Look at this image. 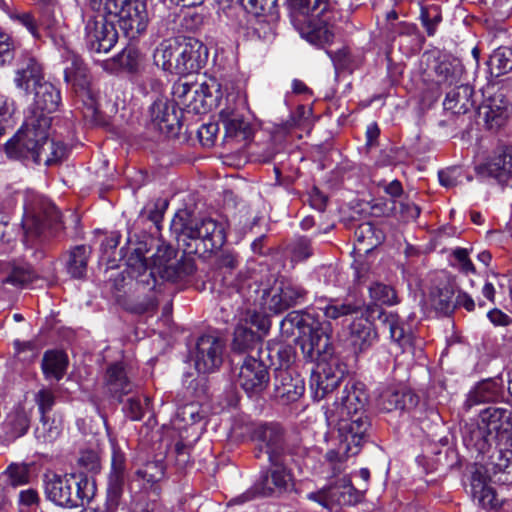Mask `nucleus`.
<instances>
[{
  "instance_id": "ea45409f",
  "label": "nucleus",
  "mask_w": 512,
  "mask_h": 512,
  "mask_svg": "<svg viewBox=\"0 0 512 512\" xmlns=\"http://www.w3.org/2000/svg\"><path fill=\"white\" fill-rule=\"evenodd\" d=\"M261 345V336L251 328L239 324L233 334L232 349L239 353H247L258 349Z\"/></svg>"
},
{
  "instance_id": "4c0bfd02",
  "label": "nucleus",
  "mask_w": 512,
  "mask_h": 512,
  "mask_svg": "<svg viewBox=\"0 0 512 512\" xmlns=\"http://www.w3.org/2000/svg\"><path fill=\"white\" fill-rule=\"evenodd\" d=\"M314 321L310 314L292 311L288 313L280 323L281 335L290 338L295 334V329H297L299 331V338L301 339L307 334Z\"/></svg>"
},
{
  "instance_id": "0e129e2a",
  "label": "nucleus",
  "mask_w": 512,
  "mask_h": 512,
  "mask_svg": "<svg viewBox=\"0 0 512 512\" xmlns=\"http://www.w3.org/2000/svg\"><path fill=\"white\" fill-rule=\"evenodd\" d=\"M34 400L41 416H49V413L55 405L56 397L52 390L42 388L35 394Z\"/></svg>"
},
{
  "instance_id": "864d4df0",
  "label": "nucleus",
  "mask_w": 512,
  "mask_h": 512,
  "mask_svg": "<svg viewBox=\"0 0 512 512\" xmlns=\"http://www.w3.org/2000/svg\"><path fill=\"white\" fill-rule=\"evenodd\" d=\"M126 477L108 475L107 497L105 504L110 510H117L122 498Z\"/></svg>"
},
{
  "instance_id": "f257e3e1",
  "label": "nucleus",
  "mask_w": 512,
  "mask_h": 512,
  "mask_svg": "<svg viewBox=\"0 0 512 512\" xmlns=\"http://www.w3.org/2000/svg\"><path fill=\"white\" fill-rule=\"evenodd\" d=\"M124 256L126 272L136 281L137 298L127 309L136 314H144L157 309V276L166 282H182L190 277L196 269L195 261L182 256L177 259V250L169 244H161L148 264L145 254L148 251L144 241H128Z\"/></svg>"
},
{
  "instance_id": "f03ea898",
  "label": "nucleus",
  "mask_w": 512,
  "mask_h": 512,
  "mask_svg": "<svg viewBox=\"0 0 512 512\" xmlns=\"http://www.w3.org/2000/svg\"><path fill=\"white\" fill-rule=\"evenodd\" d=\"M251 439L255 444V457L267 456L270 468L255 484V490L263 496L282 495L294 489L290 466L304 456L305 449L290 439L284 428L276 422L257 425Z\"/></svg>"
},
{
  "instance_id": "cd10ccee",
  "label": "nucleus",
  "mask_w": 512,
  "mask_h": 512,
  "mask_svg": "<svg viewBox=\"0 0 512 512\" xmlns=\"http://www.w3.org/2000/svg\"><path fill=\"white\" fill-rule=\"evenodd\" d=\"M34 108L31 113L49 114L55 112L61 102L60 91L50 82L43 81L33 88Z\"/></svg>"
},
{
  "instance_id": "13d9d810",
  "label": "nucleus",
  "mask_w": 512,
  "mask_h": 512,
  "mask_svg": "<svg viewBox=\"0 0 512 512\" xmlns=\"http://www.w3.org/2000/svg\"><path fill=\"white\" fill-rule=\"evenodd\" d=\"M488 432L487 428H482L481 426H475L469 431V435L465 436L464 440L467 446L473 447L479 453H485L490 448V443L488 441Z\"/></svg>"
},
{
  "instance_id": "7ed1b4c3",
  "label": "nucleus",
  "mask_w": 512,
  "mask_h": 512,
  "mask_svg": "<svg viewBox=\"0 0 512 512\" xmlns=\"http://www.w3.org/2000/svg\"><path fill=\"white\" fill-rule=\"evenodd\" d=\"M51 120L50 116L37 112L28 115L22 127L6 143L7 155L38 165L51 166L60 163L67 155V147L61 141L49 137Z\"/></svg>"
},
{
  "instance_id": "f8f14e48",
  "label": "nucleus",
  "mask_w": 512,
  "mask_h": 512,
  "mask_svg": "<svg viewBox=\"0 0 512 512\" xmlns=\"http://www.w3.org/2000/svg\"><path fill=\"white\" fill-rule=\"evenodd\" d=\"M299 344L304 358L316 363V366L321 363L339 360L334 355L329 334L317 321H314L307 334L299 340Z\"/></svg>"
},
{
  "instance_id": "6ab92c4d",
  "label": "nucleus",
  "mask_w": 512,
  "mask_h": 512,
  "mask_svg": "<svg viewBox=\"0 0 512 512\" xmlns=\"http://www.w3.org/2000/svg\"><path fill=\"white\" fill-rule=\"evenodd\" d=\"M44 81V68L37 57L28 51H22L17 59L14 83L26 94L31 88Z\"/></svg>"
},
{
  "instance_id": "c85d7f7f",
  "label": "nucleus",
  "mask_w": 512,
  "mask_h": 512,
  "mask_svg": "<svg viewBox=\"0 0 512 512\" xmlns=\"http://www.w3.org/2000/svg\"><path fill=\"white\" fill-rule=\"evenodd\" d=\"M473 88L467 84L456 85L446 93L444 109L453 114H465L474 108Z\"/></svg>"
},
{
  "instance_id": "9b49d317",
  "label": "nucleus",
  "mask_w": 512,
  "mask_h": 512,
  "mask_svg": "<svg viewBox=\"0 0 512 512\" xmlns=\"http://www.w3.org/2000/svg\"><path fill=\"white\" fill-rule=\"evenodd\" d=\"M174 104L180 111L189 113H205L212 105L213 94L207 83L188 82L180 79L172 88Z\"/></svg>"
},
{
  "instance_id": "37998d69",
  "label": "nucleus",
  "mask_w": 512,
  "mask_h": 512,
  "mask_svg": "<svg viewBox=\"0 0 512 512\" xmlns=\"http://www.w3.org/2000/svg\"><path fill=\"white\" fill-rule=\"evenodd\" d=\"M363 302L361 300H351L346 298L344 301L337 299H331L328 304L322 308V311L326 318L337 320L341 317L353 315L359 313L363 308Z\"/></svg>"
},
{
  "instance_id": "4d7b16f0",
  "label": "nucleus",
  "mask_w": 512,
  "mask_h": 512,
  "mask_svg": "<svg viewBox=\"0 0 512 512\" xmlns=\"http://www.w3.org/2000/svg\"><path fill=\"white\" fill-rule=\"evenodd\" d=\"M247 12L255 16H271L277 14V0H239Z\"/></svg>"
},
{
  "instance_id": "a211bd4d",
  "label": "nucleus",
  "mask_w": 512,
  "mask_h": 512,
  "mask_svg": "<svg viewBox=\"0 0 512 512\" xmlns=\"http://www.w3.org/2000/svg\"><path fill=\"white\" fill-rule=\"evenodd\" d=\"M270 380L267 366L262 360L247 356L240 368L237 382L249 395H259L268 386Z\"/></svg>"
},
{
  "instance_id": "69168bd1",
  "label": "nucleus",
  "mask_w": 512,
  "mask_h": 512,
  "mask_svg": "<svg viewBox=\"0 0 512 512\" xmlns=\"http://www.w3.org/2000/svg\"><path fill=\"white\" fill-rule=\"evenodd\" d=\"M290 252L293 261H304L308 259L313 254L310 240L305 237L296 239L290 245Z\"/></svg>"
},
{
  "instance_id": "a19ab883",
  "label": "nucleus",
  "mask_w": 512,
  "mask_h": 512,
  "mask_svg": "<svg viewBox=\"0 0 512 512\" xmlns=\"http://www.w3.org/2000/svg\"><path fill=\"white\" fill-rule=\"evenodd\" d=\"M491 470L503 484L512 483V450L500 449L490 456Z\"/></svg>"
},
{
  "instance_id": "774afa93",
  "label": "nucleus",
  "mask_w": 512,
  "mask_h": 512,
  "mask_svg": "<svg viewBox=\"0 0 512 512\" xmlns=\"http://www.w3.org/2000/svg\"><path fill=\"white\" fill-rule=\"evenodd\" d=\"M19 511L28 510L34 511L38 509L40 503V497L36 489L27 488L21 490L18 496Z\"/></svg>"
},
{
  "instance_id": "7c9ffc66",
  "label": "nucleus",
  "mask_w": 512,
  "mask_h": 512,
  "mask_svg": "<svg viewBox=\"0 0 512 512\" xmlns=\"http://www.w3.org/2000/svg\"><path fill=\"white\" fill-rule=\"evenodd\" d=\"M92 248L88 245H77L65 254V270L73 279H84L87 274L88 261Z\"/></svg>"
},
{
  "instance_id": "1a4fd4ad",
  "label": "nucleus",
  "mask_w": 512,
  "mask_h": 512,
  "mask_svg": "<svg viewBox=\"0 0 512 512\" xmlns=\"http://www.w3.org/2000/svg\"><path fill=\"white\" fill-rule=\"evenodd\" d=\"M88 485L89 480L86 477L78 478L74 474L61 476L47 473L44 475L46 498L61 507L73 508L83 505V501L90 498Z\"/></svg>"
},
{
  "instance_id": "bb28decb",
  "label": "nucleus",
  "mask_w": 512,
  "mask_h": 512,
  "mask_svg": "<svg viewBox=\"0 0 512 512\" xmlns=\"http://www.w3.org/2000/svg\"><path fill=\"white\" fill-rule=\"evenodd\" d=\"M105 385L110 394L119 400L133 392L136 387L122 362H116L107 367Z\"/></svg>"
},
{
  "instance_id": "338daca9",
  "label": "nucleus",
  "mask_w": 512,
  "mask_h": 512,
  "mask_svg": "<svg viewBox=\"0 0 512 512\" xmlns=\"http://www.w3.org/2000/svg\"><path fill=\"white\" fill-rule=\"evenodd\" d=\"M137 474L147 482H158L164 475V465L161 461L147 462L144 467L137 471Z\"/></svg>"
},
{
  "instance_id": "680f3d73",
  "label": "nucleus",
  "mask_w": 512,
  "mask_h": 512,
  "mask_svg": "<svg viewBox=\"0 0 512 512\" xmlns=\"http://www.w3.org/2000/svg\"><path fill=\"white\" fill-rule=\"evenodd\" d=\"M177 417L186 425H193L204 418L199 402L187 403L177 410Z\"/></svg>"
},
{
  "instance_id": "f704fd0d",
  "label": "nucleus",
  "mask_w": 512,
  "mask_h": 512,
  "mask_svg": "<svg viewBox=\"0 0 512 512\" xmlns=\"http://www.w3.org/2000/svg\"><path fill=\"white\" fill-rule=\"evenodd\" d=\"M502 391L501 382L497 379H486L479 382L467 396L464 406L470 409L475 405L496 401Z\"/></svg>"
},
{
  "instance_id": "39448f33",
  "label": "nucleus",
  "mask_w": 512,
  "mask_h": 512,
  "mask_svg": "<svg viewBox=\"0 0 512 512\" xmlns=\"http://www.w3.org/2000/svg\"><path fill=\"white\" fill-rule=\"evenodd\" d=\"M171 232L186 254L212 253L226 242L224 224L211 217L191 218L176 215L171 222Z\"/></svg>"
},
{
  "instance_id": "e433bc0d",
  "label": "nucleus",
  "mask_w": 512,
  "mask_h": 512,
  "mask_svg": "<svg viewBox=\"0 0 512 512\" xmlns=\"http://www.w3.org/2000/svg\"><path fill=\"white\" fill-rule=\"evenodd\" d=\"M30 427V418L23 408H15L9 412L2 422V430L6 441H13L26 434Z\"/></svg>"
},
{
  "instance_id": "5701e85b",
  "label": "nucleus",
  "mask_w": 512,
  "mask_h": 512,
  "mask_svg": "<svg viewBox=\"0 0 512 512\" xmlns=\"http://www.w3.org/2000/svg\"><path fill=\"white\" fill-rule=\"evenodd\" d=\"M219 119L225 129V138L238 142L249 140L253 134V128L249 120L239 111L237 105H228L219 113Z\"/></svg>"
},
{
  "instance_id": "58836bf2",
  "label": "nucleus",
  "mask_w": 512,
  "mask_h": 512,
  "mask_svg": "<svg viewBox=\"0 0 512 512\" xmlns=\"http://www.w3.org/2000/svg\"><path fill=\"white\" fill-rule=\"evenodd\" d=\"M67 366L68 358L63 351L49 350L44 353L41 367L46 379L61 380Z\"/></svg>"
},
{
  "instance_id": "5fc2aeb1",
  "label": "nucleus",
  "mask_w": 512,
  "mask_h": 512,
  "mask_svg": "<svg viewBox=\"0 0 512 512\" xmlns=\"http://www.w3.org/2000/svg\"><path fill=\"white\" fill-rule=\"evenodd\" d=\"M271 364L275 365V372L278 369H290L295 358V351L291 345H279L269 349Z\"/></svg>"
},
{
  "instance_id": "423d86ee",
  "label": "nucleus",
  "mask_w": 512,
  "mask_h": 512,
  "mask_svg": "<svg viewBox=\"0 0 512 512\" xmlns=\"http://www.w3.org/2000/svg\"><path fill=\"white\" fill-rule=\"evenodd\" d=\"M208 48L193 37L162 41L154 52V63L164 71L185 75L197 72L207 62Z\"/></svg>"
},
{
  "instance_id": "052dcab7",
  "label": "nucleus",
  "mask_w": 512,
  "mask_h": 512,
  "mask_svg": "<svg viewBox=\"0 0 512 512\" xmlns=\"http://www.w3.org/2000/svg\"><path fill=\"white\" fill-rule=\"evenodd\" d=\"M168 207L166 199L158 198L148 203L142 210L141 215L153 222L157 228L163 220L164 212Z\"/></svg>"
},
{
  "instance_id": "0eeeda50",
  "label": "nucleus",
  "mask_w": 512,
  "mask_h": 512,
  "mask_svg": "<svg viewBox=\"0 0 512 512\" xmlns=\"http://www.w3.org/2000/svg\"><path fill=\"white\" fill-rule=\"evenodd\" d=\"M22 229L27 247L42 244L62 229L60 212L48 198L29 192L24 204Z\"/></svg>"
},
{
  "instance_id": "aec40b11",
  "label": "nucleus",
  "mask_w": 512,
  "mask_h": 512,
  "mask_svg": "<svg viewBox=\"0 0 512 512\" xmlns=\"http://www.w3.org/2000/svg\"><path fill=\"white\" fill-rule=\"evenodd\" d=\"M150 117L153 125L168 137H175L181 128L180 117L175 104L165 99H157L150 107Z\"/></svg>"
},
{
  "instance_id": "3c124183",
  "label": "nucleus",
  "mask_w": 512,
  "mask_h": 512,
  "mask_svg": "<svg viewBox=\"0 0 512 512\" xmlns=\"http://www.w3.org/2000/svg\"><path fill=\"white\" fill-rule=\"evenodd\" d=\"M354 237L359 251L367 253L378 245L374 226L370 222L360 224L354 231Z\"/></svg>"
},
{
  "instance_id": "09e8293b",
  "label": "nucleus",
  "mask_w": 512,
  "mask_h": 512,
  "mask_svg": "<svg viewBox=\"0 0 512 512\" xmlns=\"http://www.w3.org/2000/svg\"><path fill=\"white\" fill-rule=\"evenodd\" d=\"M139 61V51L136 48L129 46L116 55L111 62H106L105 68L107 69L109 65H112L114 67L111 68V70H114L117 67L128 72H135L139 66Z\"/></svg>"
},
{
  "instance_id": "c756f323",
  "label": "nucleus",
  "mask_w": 512,
  "mask_h": 512,
  "mask_svg": "<svg viewBox=\"0 0 512 512\" xmlns=\"http://www.w3.org/2000/svg\"><path fill=\"white\" fill-rule=\"evenodd\" d=\"M2 272V283L14 287H23L36 278L33 267L22 260H12L3 264Z\"/></svg>"
},
{
  "instance_id": "a18cd8bd",
  "label": "nucleus",
  "mask_w": 512,
  "mask_h": 512,
  "mask_svg": "<svg viewBox=\"0 0 512 512\" xmlns=\"http://www.w3.org/2000/svg\"><path fill=\"white\" fill-rule=\"evenodd\" d=\"M435 72L440 84L456 86L461 80L464 68L458 60H443L435 67Z\"/></svg>"
},
{
  "instance_id": "e2e57ef3",
  "label": "nucleus",
  "mask_w": 512,
  "mask_h": 512,
  "mask_svg": "<svg viewBox=\"0 0 512 512\" xmlns=\"http://www.w3.org/2000/svg\"><path fill=\"white\" fill-rule=\"evenodd\" d=\"M148 410H150V398L147 396L144 397L143 402L139 397H131L125 406L127 416L133 421L141 420Z\"/></svg>"
},
{
  "instance_id": "bf43d9fd",
  "label": "nucleus",
  "mask_w": 512,
  "mask_h": 512,
  "mask_svg": "<svg viewBox=\"0 0 512 512\" xmlns=\"http://www.w3.org/2000/svg\"><path fill=\"white\" fill-rule=\"evenodd\" d=\"M370 297L381 304L393 305L397 303V295L395 290L383 283H374L369 288Z\"/></svg>"
},
{
  "instance_id": "c9c22d12",
  "label": "nucleus",
  "mask_w": 512,
  "mask_h": 512,
  "mask_svg": "<svg viewBox=\"0 0 512 512\" xmlns=\"http://www.w3.org/2000/svg\"><path fill=\"white\" fill-rule=\"evenodd\" d=\"M293 21L312 17L319 18L331 8L330 0H287Z\"/></svg>"
},
{
  "instance_id": "393cba45",
  "label": "nucleus",
  "mask_w": 512,
  "mask_h": 512,
  "mask_svg": "<svg viewBox=\"0 0 512 512\" xmlns=\"http://www.w3.org/2000/svg\"><path fill=\"white\" fill-rule=\"evenodd\" d=\"M475 171L482 178H495L507 181L512 175V146L499 149L485 163L476 166Z\"/></svg>"
},
{
  "instance_id": "412c9836",
  "label": "nucleus",
  "mask_w": 512,
  "mask_h": 512,
  "mask_svg": "<svg viewBox=\"0 0 512 512\" xmlns=\"http://www.w3.org/2000/svg\"><path fill=\"white\" fill-rule=\"evenodd\" d=\"M481 422L489 433L495 432L496 437L507 445L512 442V409L505 407H488L480 413Z\"/></svg>"
},
{
  "instance_id": "4be33fe9",
  "label": "nucleus",
  "mask_w": 512,
  "mask_h": 512,
  "mask_svg": "<svg viewBox=\"0 0 512 512\" xmlns=\"http://www.w3.org/2000/svg\"><path fill=\"white\" fill-rule=\"evenodd\" d=\"M304 381L291 369H278L274 376V396L282 404L297 401L304 393Z\"/></svg>"
},
{
  "instance_id": "8fccbe9b",
  "label": "nucleus",
  "mask_w": 512,
  "mask_h": 512,
  "mask_svg": "<svg viewBox=\"0 0 512 512\" xmlns=\"http://www.w3.org/2000/svg\"><path fill=\"white\" fill-rule=\"evenodd\" d=\"M31 465L27 463H11L3 472L5 483L17 487L30 482Z\"/></svg>"
},
{
  "instance_id": "dca6fc26",
  "label": "nucleus",
  "mask_w": 512,
  "mask_h": 512,
  "mask_svg": "<svg viewBox=\"0 0 512 512\" xmlns=\"http://www.w3.org/2000/svg\"><path fill=\"white\" fill-rule=\"evenodd\" d=\"M345 371V366L340 360L319 364L310 377V388L314 398L321 400L336 389L343 380Z\"/></svg>"
},
{
  "instance_id": "b1692460",
  "label": "nucleus",
  "mask_w": 512,
  "mask_h": 512,
  "mask_svg": "<svg viewBox=\"0 0 512 512\" xmlns=\"http://www.w3.org/2000/svg\"><path fill=\"white\" fill-rule=\"evenodd\" d=\"M301 36L311 44L323 46L334 38L333 26L329 24L326 14L319 18L307 17L294 21Z\"/></svg>"
},
{
  "instance_id": "72a5a7b5",
  "label": "nucleus",
  "mask_w": 512,
  "mask_h": 512,
  "mask_svg": "<svg viewBox=\"0 0 512 512\" xmlns=\"http://www.w3.org/2000/svg\"><path fill=\"white\" fill-rule=\"evenodd\" d=\"M455 291L456 286L450 281L443 282L432 288L429 295L432 308L442 315H450L456 308Z\"/></svg>"
},
{
  "instance_id": "2f4dec72",
  "label": "nucleus",
  "mask_w": 512,
  "mask_h": 512,
  "mask_svg": "<svg viewBox=\"0 0 512 512\" xmlns=\"http://www.w3.org/2000/svg\"><path fill=\"white\" fill-rule=\"evenodd\" d=\"M379 318L385 328L389 330L391 339L402 349L403 352L411 350L414 346L415 337L405 324L400 321L397 314L381 313Z\"/></svg>"
},
{
  "instance_id": "20e7f679",
  "label": "nucleus",
  "mask_w": 512,
  "mask_h": 512,
  "mask_svg": "<svg viewBox=\"0 0 512 512\" xmlns=\"http://www.w3.org/2000/svg\"><path fill=\"white\" fill-rule=\"evenodd\" d=\"M229 285L236 286L237 292L246 301H253L265 314H281L302 305L307 296V291L302 286L286 278L275 279L269 287L261 291L256 279L243 274L239 275L236 282H229Z\"/></svg>"
},
{
  "instance_id": "6e6552de",
  "label": "nucleus",
  "mask_w": 512,
  "mask_h": 512,
  "mask_svg": "<svg viewBox=\"0 0 512 512\" xmlns=\"http://www.w3.org/2000/svg\"><path fill=\"white\" fill-rule=\"evenodd\" d=\"M64 80L71 86L72 91L81 102L84 119L92 125H102L104 118L98 109L96 97L91 86V75L83 60L75 54L66 59Z\"/></svg>"
},
{
  "instance_id": "2eb2a0df",
  "label": "nucleus",
  "mask_w": 512,
  "mask_h": 512,
  "mask_svg": "<svg viewBox=\"0 0 512 512\" xmlns=\"http://www.w3.org/2000/svg\"><path fill=\"white\" fill-rule=\"evenodd\" d=\"M225 342L220 337L207 334L198 338L194 353L195 367L199 373H212L223 363Z\"/></svg>"
},
{
  "instance_id": "6e6d98bb",
  "label": "nucleus",
  "mask_w": 512,
  "mask_h": 512,
  "mask_svg": "<svg viewBox=\"0 0 512 512\" xmlns=\"http://www.w3.org/2000/svg\"><path fill=\"white\" fill-rule=\"evenodd\" d=\"M19 46L18 41L0 29V67L12 64Z\"/></svg>"
},
{
  "instance_id": "603ef678",
  "label": "nucleus",
  "mask_w": 512,
  "mask_h": 512,
  "mask_svg": "<svg viewBox=\"0 0 512 512\" xmlns=\"http://www.w3.org/2000/svg\"><path fill=\"white\" fill-rule=\"evenodd\" d=\"M13 19L17 20L21 25L32 34L35 39H40L39 27L46 29L52 28L54 20L43 15L39 20H36L31 13H17L12 16Z\"/></svg>"
},
{
  "instance_id": "473e14b6",
  "label": "nucleus",
  "mask_w": 512,
  "mask_h": 512,
  "mask_svg": "<svg viewBox=\"0 0 512 512\" xmlns=\"http://www.w3.org/2000/svg\"><path fill=\"white\" fill-rule=\"evenodd\" d=\"M349 329L348 340L356 354L368 350L377 340L378 334L371 323L353 321Z\"/></svg>"
},
{
  "instance_id": "ddd939ff",
  "label": "nucleus",
  "mask_w": 512,
  "mask_h": 512,
  "mask_svg": "<svg viewBox=\"0 0 512 512\" xmlns=\"http://www.w3.org/2000/svg\"><path fill=\"white\" fill-rule=\"evenodd\" d=\"M118 32L103 15L91 16L85 25L86 46L91 52H109L117 43Z\"/></svg>"
},
{
  "instance_id": "f3484780",
  "label": "nucleus",
  "mask_w": 512,
  "mask_h": 512,
  "mask_svg": "<svg viewBox=\"0 0 512 512\" xmlns=\"http://www.w3.org/2000/svg\"><path fill=\"white\" fill-rule=\"evenodd\" d=\"M309 498L332 511L341 506L355 505L360 501L361 494L349 481L342 479L327 488L311 493Z\"/></svg>"
},
{
  "instance_id": "49530a36",
  "label": "nucleus",
  "mask_w": 512,
  "mask_h": 512,
  "mask_svg": "<svg viewBox=\"0 0 512 512\" xmlns=\"http://www.w3.org/2000/svg\"><path fill=\"white\" fill-rule=\"evenodd\" d=\"M218 267L221 270H225V275L223 277V283L227 287H232L237 290V287L234 285H229V282H236V279L239 277L240 274L247 275L255 279L254 275L249 272H243L240 271L236 276L232 275L233 270H235L238 267V255L232 251H222V253L219 255L218 260Z\"/></svg>"
},
{
  "instance_id": "a878e982",
  "label": "nucleus",
  "mask_w": 512,
  "mask_h": 512,
  "mask_svg": "<svg viewBox=\"0 0 512 512\" xmlns=\"http://www.w3.org/2000/svg\"><path fill=\"white\" fill-rule=\"evenodd\" d=\"M419 403V397L407 388L388 387L377 398V406L385 412L410 411Z\"/></svg>"
},
{
  "instance_id": "9d476101",
  "label": "nucleus",
  "mask_w": 512,
  "mask_h": 512,
  "mask_svg": "<svg viewBox=\"0 0 512 512\" xmlns=\"http://www.w3.org/2000/svg\"><path fill=\"white\" fill-rule=\"evenodd\" d=\"M330 427L338 432V451H329L327 458L333 456H354L360 452L362 445L368 440L371 430V419L368 414L354 415L345 419L327 421Z\"/></svg>"
},
{
  "instance_id": "4468645a",
  "label": "nucleus",
  "mask_w": 512,
  "mask_h": 512,
  "mask_svg": "<svg viewBox=\"0 0 512 512\" xmlns=\"http://www.w3.org/2000/svg\"><path fill=\"white\" fill-rule=\"evenodd\" d=\"M367 401L366 393L354 382H348L342 394L336 399L331 408L326 411V420L332 421L345 419L354 415L367 414L365 404Z\"/></svg>"
},
{
  "instance_id": "c03bdc74",
  "label": "nucleus",
  "mask_w": 512,
  "mask_h": 512,
  "mask_svg": "<svg viewBox=\"0 0 512 512\" xmlns=\"http://www.w3.org/2000/svg\"><path fill=\"white\" fill-rule=\"evenodd\" d=\"M488 67L490 73L494 77H499L512 70V49L501 46L491 54Z\"/></svg>"
},
{
  "instance_id": "79ce46f5",
  "label": "nucleus",
  "mask_w": 512,
  "mask_h": 512,
  "mask_svg": "<svg viewBox=\"0 0 512 512\" xmlns=\"http://www.w3.org/2000/svg\"><path fill=\"white\" fill-rule=\"evenodd\" d=\"M471 494L474 500L483 508H495L498 500L494 489L487 485L481 474L475 473L471 479Z\"/></svg>"
},
{
  "instance_id": "de8ad7c7",
  "label": "nucleus",
  "mask_w": 512,
  "mask_h": 512,
  "mask_svg": "<svg viewBox=\"0 0 512 512\" xmlns=\"http://www.w3.org/2000/svg\"><path fill=\"white\" fill-rule=\"evenodd\" d=\"M61 422L50 418V416H41L39 424L35 428V437L42 443H52L61 434Z\"/></svg>"
}]
</instances>
